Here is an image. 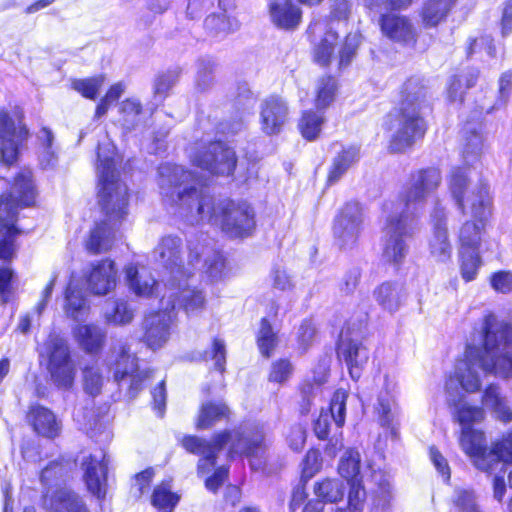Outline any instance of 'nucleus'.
<instances>
[{"label":"nucleus","instance_id":"nucleus-1","mask_svg":"<svg viewBox=\"0 0 512 512\" xmlns=\"http://www.w3.org/2000/svg\"><path fill=\"white\" fill-rule=\"evenodd\" d=\"M158 172L162 195L191 224L206 219L221 225L231 237L247 236L254 228V211L247 203L228 199L216 203L182 166L167 163Z\"/></svg>","mask_w":512,"mask_h":512},{"label":"nucleus","instance_id":"nucleus-2","mask_svg":"<svg viewBox=\"0 0 512 512\" xmlns=\"http://www.w3.org/2000/svg\"><path fill=\"white\" fill-rule=\"evenodd\" d=\"M441 179L436 168L419 170L411 175L397 199L384 204L382 259L385 263L399 267L404 262L409 252L405 238L419 231L417 213L439 187Z\"/></svg>","mask_w":512,"mask_h":512},{"label":"nucleus","instance_id":"nucleus-3","mask_svg":"<svg viewBox=\"0 0 512 512\" xmlns=\"http://www.w3.org/2000/svg\"><path fill=\"white\" fill-rule=\"evenodd\" d=\"M482 329L483 348L468 347L465 358L457 363L454 374L446 381L450 397L456 396L459 389L467 393L479 391L484 376H512V327L489 314Z\"/></svg>","mask_w":512,"mask_h":512},{"label":"nucleus","instance_id":"nucleus-4","mask_svg":"<svg viewBox=\"0 0 512 512\" xmlns=\"http://www.w3.org/2000/svg\"><path fill=\"white\" fill-rule=\"evenodd\" d=\"M97 155L98 198L104 218L95 222L85 240L86 249L93 254L103 253L112 248L116 232L128 214L127 186L119 180L115 168V146L109 142L99 144Z\"/></svg>","mask_w":512,"mask_h":512},{"label":"nucleus","instance_id":"nucleus-5","mask_svg":"<svg viewBox=\"0 0 512 512\" xmlns=\"http://www.w3.org/2000/svg\"><path fill=\"white\" fill-rule=\"evenodd\" d=\"M449 189L458 208L472 218L460 229L461 250H478L484 221L491 210L489 186L483 181L471 183L466 169L455 168L451 172Z\"/></svg>","mask_w":512,"mask_h":512},{"label":"nucleus","instance_id":"nucleus-6","mask_svg":"<svg viewBox=\"0 0 512 512\" xmlns=\"http://www.w3.org/2000/svg\"><path fill=\"white\" fill-rule=\"evenodd\" d=\"M184 449L201 458L198 461L197 471L203 475L211 471L216 464V455L224 445L230 444L231 454H244L248 457L257 456L265 448L263 429L233 430L215 435L211 442L197 436H185L182 439Z\"/></svg>","mask_w":512,"mask_h":512},{"label":"nucleus","instance_id":"nucleus-7","mask_svg":"<svg viewBox=\"0 0 512 512\" xmlns=\"http://www.w3.org/2000/svg\"><path fill=\"white\" fill-rule=\"evenodd\" d=\"M426 94V88L418 79H409L404 84L403 99L392 123L389 144L392 152H403L424 136L423 115L429 109Z\"/></svg>","mask_w":512,"mask_h":512},{"label":"nucleus","instance_id":"nucleus-8","mask_svg":"<svg viewBox=\"0 0 512 512\" xmlns=\"http://www.w3.org/2000/svg\"><path fill=\"white\" fill-rule=\"evenodd\" d=\"M35 199L31 172L20 173L9 195L0 200V259L9 260L14 254V237L18 234L15 227L17 208L30 206Z\"/></svg>","mask_w":512,"mask_h":512},{"label":"nucleus","instance_id":"nucleus-9","mask_svg":"<svg viewBox=\"0 0 512 512\" xmlns=\"http://www.w3.org/2000/svg\"><path fill=\"white\" fill-rule=\"evenodd\" d=\"M459 442L463 452L480 471L491 473L500 464H512V431L493 441L488 448L483 431L462 429Z\"/></svg>","mask_w":512,"mask_h":512},{"label":"nucleus","instance_id":"nucleus-10","mask_svg":"<svg viewBox=\"0 0 512 512\" xmlns=\"http://www.w3.org/2000/svg\"><path fill=\"white\" fill-rule=\"evenodd\" d=\"M182 240L177 236L163 237L153 250V258L166 271L165 285L174 286L181 278H191L200 264L201 243L189 241L188 260L184 264L182 260Z\"/></svg>","mask_w":512,"mask_h":512},{"label":"nucleus","instance_id":"nucleus-11","mask_svg":"<svg viewBox=\"0 0 512 512\" xmlns=\"http://www.w3.org/2000/svg\"><path fill=\"white\" fill-rule=\"evenodd\" d=\"M39 355L47 362L46 367L53 384L60 389L71 388L77 369L67 341L51 334L41 345Z\"/></svg>","mask_w":512,"mask_h":512},{"label":"nucleus","instance_id":"nucleus-12","mask_svg":"<svg viewBox=\"0 0 512 512\" xmlns=\"http://www.w3.org/2000/svg\"><path fill=\"white\" fill-rule=\"evenodd\" d=\"M190 158L196 167L217 175H230L237 162L235 152L221 141L200 147Z\"/></svg>","mask_w":512,"mask_h":512},{"label":"nucleus","instance_id":"nucleus-13","mask_svg":"<svg viewBox=\"0 0 512 512\" xmlns=\"http://www.w3.org/2000/svg\"><path fill=\"white\" fill-rule=\"evenodd\" d=\"M363 228L362 208L358 203H347L334 221L333 233L341 248L353 246Z\"/></svg>","mask_w":512,"mask_h":512},{"label":"nucleus","instance_id":"nucleus-14","mask_svg":"<svg viewBox=\"0 0 512 512\" xmlns=\"http://www.w3.org/2000/svg\"><path fill=\"white\" fill-rule=\"evenodd\" d=\"M173 309L162 306V309L145 316L143 321V341L152 350L162 348L169 340L174 323Z\"/></svg>","mask_w":512,"mask_h":512},{"label":"nucleus","instance_id":"nucleus-15","mask_svg":"<svg viewBox=\"0 0 512 512\" xmlns=\"http://www.w3.org/2000/svg\"><path fill=\"white\" fill-rule=\"evenodd\" d=\"M190 278L179 279L174 286H166L167 292L161 299V305L175 309L174 298L179 295V306L187 314H194L204 308L205 296L202 291L191 288L188 284Z\"/></svg>","mask_w":512,"mask_h":512},{"label":"nucleus","instance_id":"nucleus-16","mask_svg":"<svg viewBox=\"0 0 512 512\" xmlns=\"http://www.w3.org/2000/svg\"><path fill=\"white\" fill-rule=\"evenodd\" d=\"M81 468L84 473V480L88 490L97 498L105 496L107 464L106 455L103 450L85 455L81 461Z\"/></svg>","mask_w":512,"mask_h":512},{"label":"nucleus","instance_id":"nucleus-17","mask_svg":"<svg viewBox=\"0 0 512 512\" xmlns=\"http://www.w3.org/2000/svg\"><path fill=\"white\" fill-rule=\"evenodd\" d=\"M26 136V128L22 125L16 127L8 113L0 110V155L5 164L16 160L18 146Z\"/></svg>","mask_w":512,"mask_h":512},{"label":"nucleus","instance_id":"nucleus-18","mask_svg":"<svg viewBox=\"0 0 512 512\" xmlns=\"http://www.w3.org/2000/svg\"><path fill=\"white\" fill-rule=\"evenodd\" d=\"M431 218L433 232L429 240L430 255L437 262L444 263L450 259L452 253L446 228V213L444 208L436 206Z\"/></svg>","mask_w":512,"mask_h":512},{"label":"nucleus","instance_id":"nucleus-19","mask_svg":"<svg viewBox=\"0 0 512 512\" xmlns=\"http://www.w3.org/2000/svg\"><path fill=\"white\" fill-rule=\"evenodd\" d=\"M118 271L114 261L104 259L93 263L87 275L88 289L95 295H107L115 289Z\"/></svg>","mask_w":512,"mask_h":512},{"label":"nucleus","instance_id":"nucleus-20","mask_svg":"<svg viewBox=\"0 0 512 512\" xmlns=\"http://www.w3.org/2000/svg\"><path fill=\"white\" fill-rule=\"evenodd\" d=\"M338 357L345 361L350 375L360 377V370L368 361V351L357 338H352L348 332L342 331L338 344Z\"/></svg>","mask_w":512,"mask_h":512},{"label":"nucleus","instance_id":"nucleus-21","mask_svg":"<svg viewBox=\"0 0 512 512\" xmlns=\"http://www.w3.org/2000/svg\"><path fill=\"white\" fill-rule=\"evenodd\" d=\"M287 103L279 97H269L261 105V127L269 135L279 133L288 120Z\"/></svg>","mask_w":512,"mask_h":512},{"label":"nucleus","instance_id":"nucleus-22","mask_svg":"<svg viewBox=\"0 0 512 512\" xmlns=\"http://www.w3.org/2000/svg\"><path fill=\"white\" fill-rule=\"evenodd\" d=\"M347 397L348 394L345 390H337L331 399L329 409L321 411L314 425L315 434L319 439L327 437L330 418L338 427L344 425Z\"/></svg>","mask_w":512,"mask_h":512},{"label":"nucleus","instance_id":"nucleus-23","mask_svg":"<svg viewBox=\"0 0 512 512\" xmlns=\"http://www.w3.org/2000/svg\"><path fill=\"white\" fill-rule=\"evenodd\" d=\"M149 373V371L145 370L140 371L137 358L124 352L117 361L114 377L118 382L129 378V394L131 397H135L142 389V383L149 377Z\"/></svg>","mask_w":512,"mask_h":512},{"label":"nucleus","instance_id":"nucleus-24","mask_svg":"<svg viewBox=\"0 0 512 512\" xmlns=\"http://www.w3.org/2000/svg\"><path fill=\"white\" fill-rule=\"evenodd\" d=\"M28 420L34 431L43 437L54 439L61 432V422L50 409L44 406H32L28 413Z\"/></svg>","mask_w":512,"mask_h":512},{"label":"nucleus","instance_id":"nucleus-25","mask_svg":"<svg viewBox=\"0 0 512 512\" xmlns=\"http://www.w3.org/2000/svg\"><path fill=\"white\" fill-rule=\"evenodd\" d=\"M481 403L498 421L504 424L512 422V409L498 385L490 384L484 390Z\"/></svg>","mask_w":512,"mask_h":512},{"label":"nucleus","instance_id":"nucleus-26","mask_svg":"<svg viewBox=\"0 0 512 512\" xmlns=\"http://www.w3.org/2000/svg\"><path fill=\"white\" fill-rule=\"evenodd\" d=\"M397 381L394 377L386 375L384 378V393H381L378 399V414L382 426L390 427L398 414Z\"/></svg>","mask_w":512,"mask_h":512},{"label":"nucleus","instance_id":"nucleus-27","mask_svg":"<svg viewBox=\"0 0 512 512\" xmlns=\"http://www.w3.org/2000/svg\"><path fill=\"white\" fill-rule=\"evenodd\" d=\"M129 288L139 297H151L157 288V281L144 266L130 264L125 268Z\"/></svg>","mask_w":512,"mask_h":512},{"label":"nucleus","instance_id":"nucleus-28","mask_svg":"<svg viewBox=\"0 0 512 512\" xmlns=\"http://www.w3.org/2000/svg\"><path fill=\"white\" fill-rule=\"evenodd\" d=\"M44 503L50 512H90L84 500L66 488L46 496Z\"/></svg>","mask_w":512,"mask_h":512},{"label":"nucleus","instance_id":"nucleus-29","mask_svg":"<svg viewBox=\"0 0 512 512\" xmlns=\"http://www.w3.org/2000/svg\"><path fill=\"white\" fill-rule=\"evenodd\" d=\"M272 22L281 29H295L302 18L301 9L291 0H279L269 6Z\"/></svg>","mask_w":512,"mask_h":512},{"label":"nucleus","instance_id":"nucleus-30","mask_svg":"<svg viewBox=\"0 0 512 512\" xmlns=\"http://www.w3.org/2000/svg\"><path fill=\"white\" fill-rule=\"evenodd\" d=\"M382 33L389 39L409 43L414 40V28L404 16L396 14L383 15L380 20Z\"/></svg>","mask_w":512,"mask_h":512},{"label":"nucleus","instance_id":"nucleus-31","mask_svg":"<svg viewBox=\"0 0 512 512\" xmlns=\"http://www.w3.org/2000/svg\"><path fill=\"white\" fill-rule=\"evenodd\" d=\"M73 335L79 347L87 353H98L106 341V331L95 324L78 325Z\"/></svg>","mask_w":512,"mask_h":512},{"label":"nucleus","instance_id":"nucleus-32","mask_svg":"<svg viewBox=\"0 0 512 512\" xmlns=\"http://www.w3.org/2000/svg\"><path fill=\"white\" fill-rule=\"evenodd\" d=\"M360 158V148L356 145H348L336 154L332 160L328 173V183H336Z\"/></svg>","mask_w":512,"mask_h":512},{"label":"nucleus","instance_id":"nucleus-33","mask_svg":"<svg viewBox=\"0 0 512 512\" xmlns=\"http://www.w3.org/2000/svg\"><path fill=\"white\" fill-rule=\"evenodd\" d=\"M374 298L384 310L393 313L402 305L405 293L401 284L384 282L374 290Z\"/></svg>","mask_w":512,"mask_h":512},{"label":"nucleus","instance_id":"nucleus-34","mask_svg":"<svg viewBox=\"0 0 512 512\" xmlns=\"http://www.w3.org/2000/svg\"><path fill=\"white\" fill-rule=\"evenodd\" d=\"M462 134L464 159L467 162L477 159L483 149L481 123L479 121L466 123L462 129Z\"/></svg>","mask_w":512,"mask_h":512},{"label":"nucleus","instance_id":"nucleus-35","mask_svg":"<svg viewBox=\"0 0 512 512\" xmlns=\"http://www.w3.org/2000/svg\"><path fill=\"white\" fill-rule=\"evenodd\" d=\"M64 311L68 317L76 321L86 318L89 312V306L82 290L77 288L73 281L66 289Z\"/></svg>","mask_w":512,"mask_h":512},{"label":"nucleus","instance_id":"nucleus-36","mask_svg":"<svg viewBox=\"0 0 512 512\" xmlns=\"http://www.w3.org/2000/svg\"><path fill=\"white\" fill-rule=\"evenodd\" d=\"M313 491L320 503L335 504L343 500L346 487L340 479L326 478L316 482Z\"/></svg>","mask_w":512,"mask_h":512},{"label":"nucleus","instance_id":"nucleus-37","mask_svg":"<svg viewBox=\"0 0 512 512\" xmlns=\"http://www.w3.org/2000/svg\"><path fill=\"white\" fill-rule=\"evenodd\" d=\"M230 410L223 402H205L201 405L197 418L198 429H209L217 422L229 417Z\"/></svg>","mask_w":512,"mask_h":512},{"label":"nucleus","instance_id":"nucleus-38","mask_svg":"<svg viewBox=\"0 0 512 512\" xmlns=\"http://www.w3.org/2000/svg\"><path fill=\"white\" fill-rule=\"evenodd\" d=\"M134 318V309L124 299H116L106 303L104 319L108 324L127 325Z\"/></svg>","mask_w":512,"mask_h":512},{"label":"nucleus","instance_id":"nucleus-39","mask_svg":"<svg viewBox=\"0 0 512 512\" xmlns=\"http://www.w3.org/2000/svg\"><path fill=\"white\" fill-rule=\"evenodd\" d=\"M119 111L121 114L122 125L127 130H132L140 126L146 119V113L142 104L135 98H128L120 103Z\"/></svg>","mask_w":512,"mask_h":512},{"label":"nucleus","instance_id":"nucleus-40","mask_svg":"<svg viewBox=\"0 0 512 512\" xmlns=\"http://www.w3.org/2000/svg\"><path fill=\"white\" fill-rule=\"evenodd\" d=\"M360 462V454L357 450L354 449L346 450L340 458L338 472L348 481L350 487L354 483L361 485V482L358 479L360 473Z\"/></svg>","mask_w":512,"mask_h":512},{"label":"nucleus","instance_id":"nucleus-41","mask_svg":"<svg viewBox=\"0 0 512 512\" xmlns=\"http://www.w3.org/2000/svg\"><path fill=\"white\" fill-rule=\"evenodd\" d=\"M456 0H427L422 9V19L427 26H435L442 21Z\"/></svg>","mask_w":512,"mask_h":512},{"label":"nucleus","instance_id":"nucleus-42","mask_svg":"<svg viewBox=\"0 0 512 512\" xmlns=\"http://www.w3.org/2000/svg\"><path fill=\"white\" fill-rule=\"evenodd\" d=\"M238 20L229 13L213 14L206 18L205 27L215 36H224L239 29Z\"/></svg>","mask_w":512,"mask_h":512},{"label":"nucleus","instance_id":"nucleus-43","mask_svg":"<svg viewBox=\"0 0 512 512\" xmlns=\"http://www.w3.org/2000/svg\"><path fill=\"white\" fill-rule=\"evenodd\" d=\"M337 46L338 34L330 29L314 47L313 55L315 62L321 66L328 65Z\"/></svg>","mask_w":512,"mask_h":512},{"label":"nucleus","instance_id":"nucleus-44","mask_svg":"<svg viewBox=\"0 0 512 512\" xmlns=\"http://www.w3.org/2000/svg\"><path fill=\"white\" fill-rule=\"evenodd\" d=\"M324 122L323 113L319 111H305L299 120L298 127L302 136L311 141L319 136Z\"/></svg>","mask_w":512,"mask_h":512},{"label":"nucleus","instance_id":"nucleus-45","mask_svg":"<svg viewBox=\"0 0 512 512\" xmlns=\"http://www.w3.org/2000/svg\"><path fill=\"white\" fill-rule=\"evenodd\" d=\"M455 416L462 429H472L474 424L481 423L485 419V410L463 402L456 405Z\"/></svg>","mask_w":512,"mask_h":512},{"label":"nucleus","instance_id":"nucleus-46","mask_svg":"<svg viewBox=\"0 0 512 512\" xmlns=\"http://www.w3.org/2000/svg\"><path fill=\"white\" fill-rule=\"evenodd\" d=\"M451 503L450 512H481L474 491L469 488H455Z\"/></svg>","mask_w":512,"mask_h":512},{"label":"nucleus","instance_id":"nucleus-47","mask_svg":"<svg viewBox=\"0 0 512 512\" xmlns=\"http://www.w3.org/2000/svg\"><path fill=\"white\" fill-rule=\"evenodd\" d=\"M205 254L204 272L212 280H221L226 275L225 259L218 251H207L203 246V251L200 250V255Z\"/></svg>","mask_w":512,"mask_h":512},{"label":"nucleus","instance_id":"nucleus-48","mask_svg":"<svg viewBox=\"0 0 512 512\" xmlns=\"http://www.w3.org/2000/svg\"><path fill=\"white\" fill-rule=\"evenodd\" d=\"M477 77L478 74L476 72L454 77L450 81L447 90L449 101L453 103L461 102L465 90L472 87L475 84Z\"/></svg>","mask_w":512,"mask_h":512},{"label":"nucleus","instance_id":"nucleus-49","mask_svg":"<svg viewBox=\"0 0 512 512\" xmlns=\"http://www.w3.org/2000/svg\"><path fill=\"white\" fill-rule=\"evenodd\" d=\"M180 74L181 70L175 68L157 75L153 84L155 98L161 101L167 97L170 89L179 80Z\"/></svg>","mask_w":512,"mask_h":512},{"label":"nucleus","instance_id":"nucleus-50","mask_svg":"<svg viewBox=\"0 0 512 512\" xmlns=\"http://www.w3.org/2000/svg\"><path fill=\"white\" fill-rule=\"evenodd\" d=\"M105 82L104 75L84 79H74L71 83L72 88L87 99H96L101 87Z\"/></svg>","mask_w":512,"mask_h":512},{"label":"nucleus","instance_id":"nucleus-51","mask_svg":"<svg viewBox=\"0 0 512 512\" xmlns=\"http://www.w3.org/2000/svg\"><path fill=\"white\" fill-rule=\"evenodd\" d=\"M179 496L171 491L168 482L158 485L152 494V504L159 510H172L178 503Z\"/></svg>","mask_w":512,"mask_h":512},{"label":"nucleus","instance_id":"nucleus-52","mask_svg":"<svg viewBox=\"0 0 512 512\" xmlns=\"http://www.w3.org/2000/svg\"><path fill=\"white\" fill-rule=\"evenodd\" d=\"M336 82L330 77H323L318 81L316 88L315 105L318 109H325L334 100Z\"/></svg>","mask_w":512,"mask_h":512},{"label":"nucleus","instance_id":"nucleus-53","mask_svg":"<svg viewBox=\"0 0 512 512\" xmlns=\"http://www.w3.org/2000/svg\"><path fill=\"white\" fill-rule=\"evenodd\" d=\"M460 255L463 279L467 282L474 280L481 265L478 250H460Z\"/></svg>","mask_w":512,"mask_h":512},{"label":"nucleus","instance_id":"nucleus-54","mask_svg":"<svg viewBox=\"0 0 512 512\" xmlns=\"http://www.w3.org/2000/svg\"><path fill=\"white\" fill-rule=\"evenodd\" d=\"M365 499L366 492L364 487L354 483L348 492L347 507H338L334 512H362Z\"/></svg>","mask_w":512,"mask_h":512},{"label":"nucleus","instance_id":"nucleus-55","mask_svg":"<svg viewBox=\"0 0 512 512\" xmlns=\"http://www.w3.org/2000/svg\"><path fill=\"white\" fill-rule=\"evenodd\" d=\"M257 342L261 353L269 356L271 351L276 346L277 338L272 330V327L267 319L261 320V326L257 337Z\"/></svg>","mask_w":512,"mask_h":512},{"label":"nucleus","instance_id":"nucleus-56","mask_svg":"<svg viewBox=\"0 0 512 512\" xmlns=\"http://www.w3.org/2000/svg\"><path fill=\"white\" fill-rule=\"evenodd\" d=\"M84 389L92 396L98 395L103 386L104 378L96 366H86L83 370Z\"/></svg>","mask_w":512,"mask_h":512},{"label":"nucleus","instance_id":"nucleus-57","mask_svg":"<svg viewBox=\"0 0 512 512\" xmlns=\"http://www.w3.org/2000/svg\"><path fill=\"white\" fill-rule=\"evenodd\" d=\"M361 42V36L358 33H350L339 49V65L347 66L356 54L357 48Z\"/></svg>","mask_w":512,"mask_h":512},{"label":"nucleus","instance_id":"nucleus-58","mask_svg":"<svg viewBox=\"0 0 512 512\" xmlns=\"http://www.w3.org/2000/svg\"><path fill=\"white\" fill-rule=\"evenodd\" d=\"M215 64L211 59H200L197 62L196 85L205 90L210 87L214 80Z\"/></svg>","mask_w":512,"mask_h":512},{"label":"nucleus","instance_id":"nucleus-59","mask_svg":"<svg viewBox=\"0 0 512 512\" xmlns=\"http://www.w3.org/2000/svg\"><path fill=\"white\" fill-rule=\"evenodd\" d=\"M205 361H213L214 368L221 373L225 370L226 363V347L223 340L215 338L212 342V347L209 351L205 352Z\"/></svg>","mask_w":512,"mask_h":512},{"label":"nucleus","instance_id":"nucleus-60","mask_svg":"<svg viewBox=\"0 0 512 512\" xmlns=\"http://www.w3.org/2000/svg\"><path fill=\"white\" fill-rule=\"evenodd\" d=\"M393 500L392 485L388 479H383L379 482L378 488L375 491V505L382 510H387Z\"/></svg>","mask_w":512,"mask_h":512},{"label":"nucleus","instance_id":"nucleus-61","mask_svg":"<svg viewBox=\"0 0 512 512\" xmlns=\"http://www.w3.org/2000/svg\"><path fill=\"white\" fill-rule=\"evenodd\" d=\"M292 365L288 360H279L272 364L269 381L282 384L292 375Z\"/></svg>","mask_w":512,"mask_h":512},{"label":"nucleus","instance_id":"nucleus-62","mask_svg":"<svg viewBox=\"0 0 512 512\" xmlns=\"http://www.w3.org/2000/svg\"><path fill=\"white\" fill-rule=\"evenodd\" d=\"M322 466V458L318 450H309L303 460L302 474L309 479L313 477Z\"/></svg>","mask_w":512,"mask_h":512},{"label":"nucleus","instance_id":"nucleus-63","mask_svg":"<svg viewBox=\"0 0 512 512\" xmlns=\"http://www.w3.org/2000/svg\"><path fill=\"white\" fill-rule=\"evenodd\" d=\"M67 471L66 466L58 462H52L42 470L40 480L44 485H50L52 481L62 478Z\"/></svg>","mask_w":512,"mask_h":512},{"label":"nucleus","instance_id":"nucleus-64","mask_svg":"<svg viewBox=\"0 0 512 512\" xmlns=\"http://www.w3.org/2000/svg\"><path fill=\"white\" fill-rule=\"evenodd\" d=\"M491 285L493 289L501 293L512 291V273L508 271H499L492 275Z\"/></svg>","mask_w":512,"mask_h":512}]
</instances>
